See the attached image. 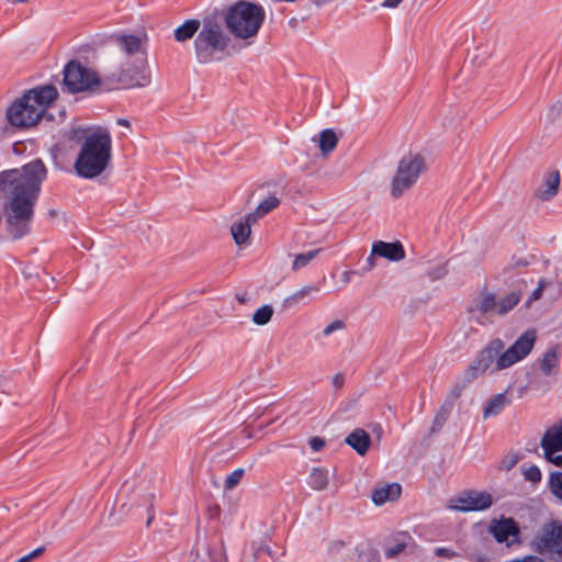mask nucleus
I'll return each mask as SVG.
<instances>
[{"instance_id": "41", "label": "nucleus", "mask_w": 562, "mask_h": 562, "mask_svg": "<svg viewBox=\"0 0 562 562\" xmlns=\"http://www.w3.org/2000/svg\"><path fill=\"white\" fill-rule=\"evenodd\" d=\"M353 274H355V271H345L342 273L344 282H346V283L350 282L351 276H353Z\"/></svg>"}, {"instance_id": "46", "label": "nucleus", "mask_w": 562, "mask_h": 562, "mask_svg": "<svg viewBox=\"0 0 562 562\" xmlns=\"http://www.w3.org/2000/svg\"><path fill=\"white\" fill-rule=\"evenodd\" d=\"M445 551H446L445 549H438L437 553H438L439 555H441V554H445Z\"/></svg>"}, {"instance_id": "39", "label": "nucleus", "mask_w": 562, "mask_h": 562, "mask_svg": "<svg viewBox=\"0 0 562 562\" xmlns=\"http://www.w3.org/2000/svg\"><path fill=\"white\" fill-rule=\"evenodd\" d=\"M405 548V546L403 543H397L396 546L394 547H391V548H387L386 549V557L387 558H394L398 552H401L403 549Z\"/></svg>"}, {"instance_id": "9", "label": "nucleus", "mask_w": 562, "mask_h": 562, "mask_svg": "<svg viewBox=\"0 0 562 562\" xmlns=\"http://www.w3.org/2000/svg\"><path fill=\"white\" fill-rule=\"evenodd\" d=\"M64 85L69 92L77 93L99 88L101 80L93 69L71 60L64 69Z\"/></svg>"}, {"instance_id": "12", "label": "nucleus", "mask_w": 562, "mask_h": 562, "mask_svg": "<svg viewBox=\"0 0 562 562\" xmlns=\"http://www.w3.org/2000/svg\"><path fill=\"white\" fill-rule=\"evenodd\" d=\"M150 80L146 56L136 57L133 64L121 69L117 77V81L128 88L147 87Z\"/></svg>"}, {"instance_id": "3", "label": "nucleus", "mask_w": 562, "mask_h": 562, "mask_svg": "<svg viewBox=\"0 0 562 562\" xmlns=\"http://www.w3.org/2000/svg\"><path fill=\"white\" fill-rule=\"evenodd\" d=\"M57 97V89L52 85L30 89L8 106L7 121L13 127L25 130L37 125L44 117L52 120L47 110Z\"/></svg>"}, {"instance_id": "13", "label": "nucleus", "mask_w": 562, "mask_h": 562, "mask_svg": "<svg viewBox=\"0 0 562 562\" xmlns=\"http://www.w3.org/2000/svg\"><path fill=\"white\" fill-rule=\"evenodd\" d=\"M537 548L543 553L558 559L562 557V525L550 522L543 526L537 537Z\"/></svg>"}, {"instance_id": "17", "label": "nucleus", "mask_w": 562, "mask_h": 562, "mask_svg": "<svg viewBox=\"0 0 562 562\" xmlns=\"http://www.w3.org/2000/svg\"><path fill=\"white\" fill-rule=\"evenodd\" d=\"M402 487L397 483L379 486L372 492V502L375 505H383L387 502H394L401 496Z\"/></svg>"}, {"instance_id": "40", "label": "nucleus", "mask_w": 562, "mask_h": 562, "mask_svg": "<svg viewBox=\"0 0 562 562\" xmlns=\"http://www.w3.org/2000/svg\"><path fill=\"white\" fill-rule=\"evenodd\" d=\"M403 0H384L382 7L384 8H396Z\"/></svg>"}, {"instance_id": "36", "label": "nucleus", "mask_w": 562, "mask_h": 562, "mask_svg": "<svg viewBox=\"0 0 562 562\" xmlns=\"http://www.w3.org/2000/svg\"><path fill=\"white\" fill-rule=\"evenodd\" d=\"M547 282L544 280H540L538 286L530 294L527 305H530L532 302L539 300L542 295L543 289L546 288Z\"/></svg>"}, {"instance_id": "19", "label": "nucleus", "mask_w": 562, "mask_h": 562, "mask_svg": "<svg viewBox=\"0 0 562 562\" xmlns=\"http://www.w3.org/2000/svg\"><path fill=\"white\" fill-rule=\"evenodd\" d=\"M345 441L355 449L358 454L364 456L369 450L371 438L364 429L357 428L347 436Z\"/></svg>"}, {"instance_id": "34", "label": "nucleus", "mask_w": 562, "mask_h": 562, "mask_svg": "<svg viewBox=\"0 0 562 562\" xmlns=\"http://www.w3.org/2000/svg\"><path fill=\"white\" fill-rule=\"evenodd\" d=\"M450 411H451V403L443 404L435 417V422H434L435 426L441 427L448 419Z\"/></svg>"}, {"instance_id": "29", "label": "nucleus", "mask_w": 562, "mask_h": 562, "mask_svg": "<svg viewBox=\"0 0 562 562\" xmlns=\"http://www.w3.org/2000/svg\"><path fill=\"white\" fill-rule=\"evenodd\" d=\"M273 313H274V310H273L272 305L265 304L255 311L251 319H252L254 324H256L258 326H263V325H267L271 321Z\"/></svg>"}, {"instance_id": "20", "label": "nucleus", "mask_w": 562, "mask_h": 562, "mask_svg": "<svg viewBox=\"0 0 562 562\" xmlns=\"http://www.w3.org/2000/svg\"><path fill=\"white\" fill-rule=\"evenodd\" d=\"M560 184V175L558 171H552L544 177L543 183L538 191V196L541 200H550L558 193Z\"/></svg>"}, {"instance_id": "31", "label": "nucleus", "mask_w": 562, "mask_h": 562, "mask_svg": "<svg viewBox=\"0 0 562 562\" xmlns=\"http://www.w3.org/2000/svg\"><path fill=\"white\" fill-rule=\"evenodd\" d=\"M521 459L519 452H509L504 456L499 462V469L503 471L512 470Z\"/></svg>"}, {"instance_id": "38", "label": "nucleus", "mask_w": 562, "mask_h": 562, "mask_svg": "<svg viewBox=\"0 0 562 562\" xmlns=\"http://www.w3.org/2000/svg\"><path fill=\"white\" fill-rule=\"evenodd\" d=\"M310 446L311 448L314 450V451H319L324 448L325 446V441L324 439L319 438V437H313L311 440H310Z\"/></svg>"}, {"instance_id": "23", "label": "nucleus", "mask_w": 562, "mask_h": 562, "mask_svg": "<svg viewBox=\"0 0 562 562\" xmlns=\"http://www.w3.org/2000/svg\"><path fill=\"white\" fill-rule=\"evenodd\" d=\"M329 483V472L324 468H313L310 477L308 484L315 491H323L327 488Z\"/></svg>"}, {"instance_id": "45", "label": "nucleus", "mask_w": 562, "mask_h": 562, "mask_svg": "<svg viewBox=\"0 0 562 562\" xmlns=\"http://www.w3.org/2000/svg\"><path fill=\"white\" fill-rule=\"evenodd\" d=\"M49 215H50V216H56V215H57V212H56L55 210H52V211H49Z\"/></svg>"}, {"instance_id": "30", "label": "nucleus", "mask_w": 562, "mask_h": 562, "mask_svg": "<svg viewBox=\"0 0 562 562\" xmlns=\"http://www.w3.org/2000/svg\"><path fill=\"white\" fill-rule=\"evenodd\" d=\"M321 249H314L310 250L304 254H297L294 257L293 263H292V270L297 271L304 267H306L313 259L316 258V256L319 254Z\"/></svg>"}, {"instance_id": "5", "label": "nucleus", "mask_w": 562, "mask_h": 562, "mask_svg": "<svg viewBox=\"0 0 562 562\" xmlns=\"http://www.w3.org/2000/svg\"><path fill=\"white\" fill-rule=\"evenodd\" d=\"M265 16L260 5L241 0L227 9L224 21L236 38L247 41L257 36Z\"/></svg>"}, {"instance_id": "8", "label": "nucleus", "mask_w": 562, "mask_h": 562, "mask_svg": "<svg viewBox=\"0 0 562 562\" xmlns=\"http://www.w3.org/2000/svg\"><path fill=\"white\" fill-rule=\"evenodd\" d=\"M425 170V159L419 154L404 156L397 165V169L391 182V195L394 199L401 198L417 181Z\"/></svg>"}, {"instance_id": "44", "label": "nucleus", "mask_w": 562, "mask_h": 562, "mask_svg": "<svg viewBox=\"0 0 562 562\" xmlns=\"http://www.w3.org/2000/svg\"><path fill=\"white\" fill-rule=\"evenodd\" d=\"M116 123H117L119 125H123V126H125V127H127V128H130V127H131L130 122H128L127 120H125V119H119V120L116 121Z\"/></svg>"}, {"instance_id": "7", "label": "nucleus", "mask_w": 562, "mask_h": 562, "mask_svg": "<svg viewBox=\"0 0 562 562\" xmlns=\"http://www.w3.org/2000/svg\"><path fill=\"white\" fill-rule=\"evenodd\" d=\"M520 291H512L503 296H497L496 293L487 289H483L477 293L472 304L469 306L468 312L475 318L485 314L503 316L509 313L520 302Z\"/></svg>"}, {"instance_id": "2", "label": "nucleus", "mask_w": 562, "mask_h": 562, "mask_svg": "<svg viewBox=\"0 0 562 562\" xmlns=\"http://www.w3.org/2000/svg\"><path fill=\"white\" fill-rule=\"evenodd\" d=\"M537 340L536 329H528L516 341L505 349L502 339H493L482 349L469 368L464 371V379L470 382L482 375L486 370L492 372L505 370L524 360L533 349Z\"/></svg>"}, {"instance_id": "10", "label": "nucleus", "mask_w": 562, "mask_h": 562, "mask_svg": "<svg viewBox=\"0 0 562 562\" xmlns=\"http://www.w3.org/2000/svg\"><path fill=\"white\" fill-rule=\"evenodd\" d=\"M493 497L484 491L469 490L451 497L447 507L456 512H480L490 508Z\"/></svg>"}, {"instance_id": "42", "label": "nucleus", "mask_w": 562, "mask_h": 562, "mask_svg": "<svg viewBox=\"0 0 562 562\" xmlns=\"http://www.w3.org/2000/svg\"><path fill=\"white\" fill-rule=\"evenodd\" d=\"M367 262H368V266H369V270L372 269L375 266V260H374V256H372V252L368 257Z\"/></svg>"}, {"instance_id": "33", "label": "nucleus", "mask_w": 562, "mask_h": 562, "mask_svg": "<svg viewBox=\"0 0 562 562\" xmlns=\"http://www.w3.org/2000/svg\"><path fill=\"white\" fill-rule=\"evenodd\" d=\"M244 469H236L233 471L225 480L224 487L226 490H233L237 486V484L240 482V480L244 476Z\"/></svg>"}, {"instance_id": "37", "label": "nucleus", "mask_w": 562, "mask_h": 562, "mask_svg": "<svg viewBox=\"0 0 562 562\" xmlns=\"http://www.w3.org/2000/svg\"><path fill=\"white\" fill-rule=\"evenodd\" d=\"M43 551H44V548H37V549L33 550L31 553L20 558L15 562H31L33 559L37 558Z\"/></svg>"}, {"instance_id": "6", "label": "nucleus", "mask_w": 562, "mask_h": 562, "mask_svg": "<svg viewBox=\"0 0 562 562\" xmlns=\"http://www.w3.org/2000/svg\"><path fill=\"white\" fill-rule=\"evenodd\" d=\"M232 43L223 24L215 20L206 19L194 40L195 57L199 63L209 64L227 53Z\"/></svg>"}, {"instance_id": "47", "label": "nucleus", "mask_w": 562, "mask_h": 562, "mask_svg": "<svg viewBox=\"0 0 562 562\" xmlns=\"http://www.w3.org/2000/svg\"><path fill=\"white\" fill-rule=\"evenodd\" d=\"M29 0H15L16 3H25L27 2Z\"/></svg>"}, {"instance_id": "14", "label": "nucleus", "mask_w": 562, "mask_h": 562, "mask_svg": "<svg viewBox=\"0 0 562 562\" xmlns=\"http://www.w3.org/2000/svg\"><path fill=\"white\" fill-rule=\"evenodd\" d=\"M488 531L498 542H504L510 536L517 537L519 528L513 518H502L493 520L488 527Z\"/></svg>"}, {"instance_id": "16", "label": "nucleus", "mask_w": 562, "mask_h": 562, "mask_svg": "<svg viewBox=\"0 0 562 562\" xmlns=\"http://www.w3.org/2000/svg\"><path fill=\"white\" fill-rule=\"evenodd\" d=\"M372 256H380L391 261H400L405 258V250L401 243L375 241L372 245Z\"/></svg>"}, {"instance_id": "1", "label": "nucleus", "mask_w": 562, "mask_h": 562, "mask_svg": "<svg viewBox=\"0 0 562 562\" xmlns=\"http://www.w3.org/2000/svg\"><path fill=\"white\" fill-rule=\"evenodd\" d=\"M47 169L36 159L20 169L0 173V191L3 195V214L9 234L18 239L30 232L34 207Z\"/></svg>"}, {"instance_id": "27", "label": "nucleus", "mask_w": 562, "mask_h": 562, "mask_svg": "<svg viewBox=\"0 0 562 562\" xmlns=\"http://www.w3.org/2000/svg\"><path fill=\"white\" fill-rule=\"evenodd\" d=\"M548 487L553 497L562 503V472L552 471L549 474Z\"/></svg>"}, {"instance_id": "4", "label": "nucleus", "mask_w": 562, "mask_h": 562, "mask_svg": "<svg viewBox=\"0 0 562 562\" xmlns=\"http://www.w3.org/2000/svg\"><path fill=\"white\" fill-rule=\"evenodd\" d=\"M112 159V138L106 128L87 134L77 154L74 169L85 179H94L106 171Z\"/></svg>"}, {"instance_id": "24", "label": "nucleus", "mask_w": 562, "mask_h": 562, "mask_svg": "<svg viewBox=\"0 0 562 562\" xmlns=\"http://www.w3.org/2000/svg\"><path fill=\"white\" fill-rule=\"evenodd\" d=\"M279 205L280 199L276 195H269L263 199L252 212L249 213L250 220L258 221L259 218L270 213L272 210L277 209Z\"/></svg>"}, {"instance_id": "11", "label": "nucleus", "mask_w": 562, "mask_h": 562, "mask_svg": "<svg viewBox=\"0 0 562 562\" xmlns=\"http://www.w3.org/2000/svg\"><path fill=\"white\" fill-rule=\"evenodd\" d=\"M540 447L542 457L550 463L562 468V418L543 432Z\"/></svg>"}, {"instance_id": "35", "label": "nucleus", "mask_w": 562, "mask_h": 562, "mask_svg": "<svg viewBox=\"0 0 562 562\" xmlns=\"http://www.w3.org/2000/svg\"><path fill=\"white\" fill-rule=\"evenodd\" d=\"M345 326L346 325L344 321L335 319L323 329L322 334L324 337H329L335 331L342 330Z\"/></svg>"}, {"instance_id": "22", "label": "nucleus", "mask_w": 562, "mask_h": 562, "mask_svg": "<svg viewBox=\"0 0 562 562\" xmlns=\"http://www.w3.org/2000/svg\"><path fill=\"white\" fill-rule=\"evenodd\" d=\"M508 404L509 400L505 393H498L492 396L483 409V418L487 419L497 416Z\"/></svg>"}, {"instance_id": "43", "label": "nucleus", "mask_w": 562, "mask_h": 562, "mask_svg": "<svg viewBox=\"0 0 562 562\" xmlns=\"http://www.w3.org/2000/svg\"><path fill=\"white\" fill-rule=\"evenodd\" d=\"M341 384H342V378H341V376H339V375H336V376L334 378V385H335L336 387H340V386H341Z\"/></svg>"}, {"instance_id": "32", "label": "nucleus", "mask_w": 562, "mask_h": 562, "mask_svg": "<svg viewBox=\"0 0 562 562\" xmlns=\"http://www.w3.org/2000/svg\"><path fill=\"white\" fill-rule=\"evenodd\" d=\"M522 475L526 481H529L531 483H539L542 477L540 469L535 464L529 465L528 468L524 469Z\"/></svg>"}, {"instance_id": "25", "label": "nucleus", "mask_w": 562, "mask_h": 562, "mask_svg": "<svg viewBox=\"0 0 562 562\" xmlns=\"http://www.w3.org/2000/svg\"><path fill=\"white\" fill-rule=\"evenodd\" d=\"M199 29L200 22L198 20H189L175 30V38L177 42H186L192 38L196 32L199 33Z\"/></svg>"}, {"instance_id": "21", "label": "nucleus", "mask_w": 562, "mask_h": 562, "mask_svg": "<svg viewBox=\"0 0 562 562\" xmlns=\"http://www.w3.org/2000/svg\"><path fill=\"white\" fill-rule=\"evenodd\" d=\"M559 350L558 348H550L547 350L542 358L539 360V369L544 375L554 374L559 367Z\"/></svg>"}, {"instance_id": "18", "label": "nucleus", "mask_w": 562, "mask_h": 562, "mask_svg": "<svg viewBox=\"0 0 562 562\" xmlns=\"http://www.w3.org/2000/svg\"><path fill=\"white\" fill-rule=\"evenodd\" d=\"M256 222V220H250V214L248 213L232 225L231 233L236 245L241 246L248 241L251 234V225Z\"/></svg>"}, {"instance_id": "28", "label": "nucleus", "mask_w": 562, "mask_h": 562, "mask_svg": "<svg viewBox=\"0 0 562 562\" xmlns=\"http://www.w3.org/2000/svg\"><path fill=\"white\" fill-rule=\"evenodd\" d=\"M319 292V286L317 285H305L302 289L293 292L289 297H286V302L291 304H299L304 301L306 297H311L313 294Z\"/></svg>"}, {"instance_id": "26", "label": "nucleus", "mask_w": 562, "mask_h": 562, "mask_svg": "<svg viewBox=\"0 0 562 562\" xmlns=\"http://www.w3.org/2000/svg\"><path fill=\"white\" fill-rule=\"evenodd\" d=\"M338 143V137L333 130H324L319 134V149L323 156H328L331 153Z\"/></svg>"}, {"instance_id": "15", "label": "nucleus", "mask_w": 562, "mask_h": 562, "mask_svg": "<svg viewBox=\"0 0 562 562\" xmlns=\"http://www.w3.org/2000/svg\"><path fill=\"white\" fill-rule=\"evenodd\" d=\"M146 37L137 35H120L116 37V43L122 52L127 56L142 57L146 56L144 44Z\"/></svg>"}]
</instances>
